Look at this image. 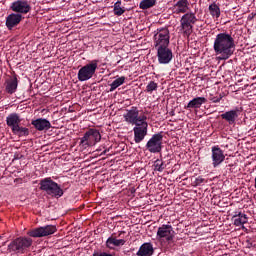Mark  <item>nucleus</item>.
<instances>
[{
	"mask_svg": "<svg viewBox=\"0 0 256 256\" xmlns=\"http://www.w3.org/2000/svg\"><path fill=\"white\" fill-rule=\"evenodd\" d=\"M213 50L219 61H227L235 53V39L227 32L218 33L214 39Z\"/></svg>",
	"mask_w": 256,
	"mask_h": 256,
	"instance_id": "nucleus-1",
	"label": "nucleus"
},
{
	"mask_svg": "<svg viewBox=\"0 0 256 256\" xmlns=\"http://www.w3.org/2000/svg\"><path fill=\"white\" fill-rule=\"evenodd\" d=\"M21 117L17 113H11L6 117V125L10 127L13 135L17 137H27L29 135V128L20 125Z\"/></svg>",
	"mask_w": 256,
	"mask_h": 256,
	"instance_id": "nucleus-2",
	"label": "nucleus"
},
{
	"mask_svg": "<svg viewBox=\"0 0 256 256\" xmlns=\"http://www.w3.org/2000/svg\"><path fill=\"white\" fill-rule=\"evenodd\" d=\"M39 185L40 190L47 193V195H51V197H56V199H59V197H63V189H61V186H59L57 182L53 181L51 177L40 180Z\"/></svg>",
	"mask_w": 256,
	"mask_h": 256,
	"instance_id": "nucleus-3",
	"label": "nucleus"
},
{
	"mask_svg": "<svg viewBox=\"0 0 256 256\" xmlns=\"http://www.w3.org/2000/svg\"><path fill=\"white\" fill-rule=\"evenodd\" d=\"M195 23H197V16L195 15V12L185 13L180 18L179 31L182 32L183 35H186V37H189V35L193 33Z\"/></svg>",
	"mask_w": 256,
	"mask_h": 256,
	"instance_id": "nucleus-4",
	"label": "nucleus"
},
{
	"mask_svg": "<svg viewBox=\"0 0 256 256\" xmlns=\"http://www.w3.org/2000/svg\"><path fill=\"white\" fill-rule=\"evenodd\" d=\"M154 39V49H160L162 47H169L171 43V33L169 32V28L162 27L158 28L155 31L153 36Z\"/></svg>",
	"mask_w": 256,
	"mask_h": 256,
	"instance_id": "nucleus-5",
	"label": "nucleus"
},
{
	"mask_svg": "<svg viewBox=\"0 0 256 256\" xmlns=\"http://www.w3.org/2000/svg\"><path fill=\"white\" fill-rule=\"evenodd\" d=\"M99 141H101V132L95 128H90L85 132L84 136L80 138V145L87 149V147H94Z\"/></svg>",
	"mask_w": 256,
	"mask_h": 256,
	"instance_id": "nucleus-6",
	"label": "nucleus"
},
{
	"mask_svg": "<svg viewBox=\"0 0 256 256\" xmlns=\"http://www.w3.org/2000/svg\"><path fill=\"white\" fill-rule=\"evenodd\" d=\"M99 61L93 60L92 62L86 64L78 71V81H89V79H93V75H95L97 71Z\"/></svg>",
	"mask_w": 256,
	"mask_h": 256,
	"instance_id": "nucleus-7",
	"label": "nucleus"
},
{
	"mask_svg": "<svg viewBox=\"0 0 256 256\" xmlns=\"http://www.w3.org/2000/svg\"><path fill=\"white\" fill-rule=\"evenodd\" d=\"M156 237L159 241H167V243H171V241L175 239V230H173V226L163 224L158 227Z\"/></svg>",
	"mask_w": 256,
	"mask_h": 256,
	"instance_id": "nucleus-8",
	"label": "nucleus"
},
{
	"mask_svg": "<svg viewBox=\"0 0 256 256\" xmlns=\"http://www.w3.org/2000/svg\"><path fill=\"white\" fill-rule=\"evenodd\" d=\"M146 149L149 153H161L163 149V134L157 133L152 135L146 143Z\"/></svg>",
	"mask_w": 256,
	"mask_h": 256,
	"instance_id": "nucleus-9",
	"label": "nucleus"
},
{
	"mask_svg": "<svg viewBox=\"0 0 256 256\" xmlns=\"http://www.w3.org/2000/svg\"><path fill=\"white\" fill-rule=\"evenodd\" d=\"M33 245V239L31 238H17L8 245L9 251H16L17 253H23L25 249H29Z\"/></svg>",
	"mask_w": 256,
	"mask_h": 256,
	"instance_id": "nucleus-10",
	"label": "nucleus"
},
{
	"mask_svg": "<svg viewBox=\"0 0 256 256\" xmlns=\"http://www.w3.org/2000/svg\"><path fill=\"white\" fill-rule=\"evenodd\" d=\"M148 131H149V123H147V120H144L136 124L133 128L134 142L139 144L142 141H144L145 137H147Z\"/></svg>",
	"mask_w": 256,
	"mask_h": 256,
	"instance_id": "nucleus-11",
	"label": "nucleus"
},
{
	"mask_svg": "<svg viewBox=\"0 0 256 256\" xmlns=\"http://www.w3.org/2000/svg\"><path fill=\"white\" fill-rule=\"evenodd\" d=\"M57 232V226L55 225H46L43 227H38L36 229L30 230L27 235L29 237L41 238V237H49V235H53V233Z\"/></svg>",
	"mask_w": 256,
	"mask_h": 256,
	"instance_id": "nucleus-12",
	"label": "nucleus"
},
{
	"mask_svg": "<svg viewBox=\"0 0 256 256\" xmlns=\"http://www.w3.org/2000/svg\"><path fill=\"white\" fill-rule=\"evenodd\" d=\"M123 117L126 123H129L130 125H138L143 121H147V116H139V110L137 107H132L130 110H127V113H125Z\"/></svg>",
	"mask_w": 256,
	"mask_h": 256,
	"instance_id": "nucleus-13",
	"label": "nucleus"
},
{
	"mask_svg": "<svg viewBox=\"0 0 256 256\" xmlns=\"http://www.w3.org/2000/svg\"><path fill=\"white\" fill-rule=\"evenodd\" d=\"M157 51V59L160 65H169L173 61V50L169 46L155 48Z\"/></svg>",
	"mask_w": 256,
	"mask_h": 256,
	"instance_id": "nucleus-14",
	"label": "nucleus"
},
{
	"mask_svg": "<svg viewBox=\"0 0 256 256\" xmlns=\"http://www.w3.org/2000/svg\"><path fill=\"white\" fill-rule=\"evenodd\" d=\"M10 9L19 15H27L31 11V5L26 0H17L11 4Z\"/></svg>",
	"mask_w": 256,
	"mask_h": 256,
	"instance_id": "nucleus-15",
	"label": "nucleus"
},
{
	"mask_svg": "<svg viewBox=\"0 0 256 256\" xmlns=\"http://www.w3.org/2000/svg\"><path fill=\"white\" fill-rule=\"evenodd\" d=\"M212 166L214 168L219 167L223 161H225V152L219 146H213L211 148Z\"/></svg>",
	"mask_w": 256,
	"mask_h": 256,
	"instance_id": "nucleus-16",
	"label": "nucleus"
},
{
	"mask_svg": "<svg viewBox=\"0 0 256 256\" xmlns=\"http://www.w3.org/2000/svg\"><path fill=\"white\" fill-rule=\"evenodd\" d=\"M172 13L174 15H181L185 13H188L189 11V0H178L173 6H172Z\"/></svg>",
	"mask_w": 256,
	"mask_h": 256,
	"instance_id": "nucleus-17",
	"label": "nucleus"
},
{
	"mask_svg": "<svg viewBox=\"0 0 256 256\" xmlns=\"http://www.w3.org/2000/svg\"><path fill=\"white\" fill-rule=\"evenodd\" d=\"M23 19V15L19 14V13H11L10 15H8L6 17V27L7 29H9V31H11V29H13V27H17V25H19L21 23Z\"/></svg>",
	"mask_w": 256,
	"mask_h": 256,
	"instance_id": "nucleus-18",
	"label": "nucleus"
},
{
	"mask_svg": "<svg viewBox=\"0 0 256 256\" xmlns=\"http://www.w3.org/2000/svg\"><path fill=\"white\" fill-rule=\"evenodd\" d=\"M31 124L37 131H49L51 129V122L45 118H37L32 120Z\"/></svg>",
	"mask_w": 256,
	"mask_h": 256,
	"instance_id": "nucleus-19",
	"label": "nucleus"
},
{
	"mask_svg": "<svg viewBox=\"0 0 256 256\" xmlns=\"http://www.w3.org/2000/svg\"><path fill=\"white\" fill-rule=\"evenodd\" d=\"M18 85H19V80H17V75L10 77L5 81L6 92H8L9 95H13V93L17 91Z\"/></svg>",
	"mask_w": 256,
	"mask_h": 256,
	"instance_id": "nucleus-20",
	"label": "nucleus"
},
{
	"mask_svg": "<svg viewBox=\"0 0 256 256\" xmlns=\"http://www.w3.org/2000/svg\"><path fill=\"white\" fill-rule=\"evenodd\" d=\"M155 253V249L153 248V244L151 242H146L142 244L137 251V256H152Z\"/></svg>",
	"mask_w": 256,
	"mask_h": 256,
	"instance_id": "nucleus-21",
	"label": "nucleus"
},
{
	"mask_svg": "<svg viewBox=\"0 0 256 256\" xmlns=\"http://www.w3.org/2000/svg\"><path fill=\"white\" fill-rule=\"evenodd\" d=\"M205 103H207V98L196 97L188 102V104L185 106V109H201V106L205 105Z\"/></svg>",
	"mask_w": 256,
	"mask_h": 256,
	"instance_id": "nucleus-22",
	"label": "nucleus"
},
{
	"mask_svg": "<svg viewBox=\"0 0 256 256\" xmlns=\"http://www.w3.org/2000/svg\"><path fill=\"white\" fill-rule=\"evenodd\" d=\"M222 119L224 121H227L229 125H234L235 121H237V118L239 117V110H230L223 114H221Z\"/></svg>",
	"mask_w": 256,
	"mask_h": 256,
	"instance_id": "nucleus-23",
	"label": "nucleus"
},
{
	"mask_svg": "<svg viewBox=\"0 0 256 256\" xmlns=\"http://www.w3.org/2000/svg\"><path fill=\"white\" fill-rule=\"evenodd\" d=\"M125 239H117L115 237H109L106 240L107 249H115V247H123L125 245Z\"/></svg>",
	"mask_w": 256,
	"mask_h": 256,
	"instance_id": "nucleus-24",
	"label": "nucleus"
},
{
	"mask_svg": "<svg viewBox=\"0 0 256 256\" xmlns=\"http://www.w3.org/2000/svg\"><path fill=\"white\" fill-rule=\"evenodd\" d=\"M233 221L236 227H241V225H245V223H247V214L239 212L233 216Z\"/></svg>",
	"mask_w": 256,
	"mask_h": 256,
	"instance_id": "nucleus-25",
	"label": "nucleus"
},
{
	"mask_svg": "<svg viewBox=\"0 0 256 256\" xmlns=\"http://www.w3.org/2000/svg\"><path fill=\"white\" fill-rule=\"evenodd\" d=\"M123 83H125V76H121V77L115 79V80L110 84L109 92H110V93H113V91H115V89L121 87V85H123Z\"/></svg>",
	"mask_w": 256,
	"mask_h": 256,
	"instance_id": "nucleus-26",
	"label": "nucleus"
},
{
	"mask_svg": "<svg viewBox=\"0 0 256 256\" xmlns=\"http://www.w3.org/2000/svg\"><path fill=\"white\" fill-rule=\"evenodd\" d=\"M209 12L210 15H212V17H216V19H219V17H221V9L215 3L209 5Z\"/></svg>",
	"mask_w": 256,
	"mask_h": 256,
	"instance_id": "nucleus-27",
	"label": "nucleus"
},
{
	"mask_svg": "<svg viewBox=\"0 0 256 256\" xmlns=\"http://www.w3.org/2000/svg\"><path fill=\"white\" fill-rule=\"evenodd\" d=\"M157 0H142L140 2V9H151V7H155Z\"/></svg>",
	"mask_w": 256,
	"mask_h": 256,
	"instance_id": "nucleus-28",
	"label": "nucleus"
},
{
	"mask_svg": "<svg viewBox=\"0 0 256 256\" xmlns=\"http://www.w3.org/2000/svg\"><path fill=\"white\" fill-rule=\"evenodd\" d=\"M125 13V9L121 7V1H117L114 4V15H117L118 17H121Z\"/></svg>",
	"mask_w": 256,
	"mask_h": 256,
	"instance_id": "nucleus-29",
	"label": "nucleus"
},
{
	"mask_svg": "<svg viewBox=\"0 0 256 256\" xmlns=\"http://www.w3.org/2000/svg\"><path fill=\"white\" fill-rule=\"evenodd\" d=\"M159 85L155 81H150L146 86V93H153V91H157Z\"/></svg>",
	"mask_w": 256,
	"mask_h": 256,
	"instance_id": "nucleus-30",
	"label": "nucleus"
},
{
	"mask_svg": "<svg viewBox=\"0 0 256 256\" xmlns=\"http://www.w3.org/2000/svg\"><path fill=\"white\" fill-rule=\"evenodd\" d=\"M154 169L155 171H159V173H162V171L165 170V166L163 164V161L160 160V159H157L155 162H154Z\"/></svg>",
	"mask_w": 256,
	"mask_h": 256,
	"instance_id": "nucleus-31",
	"label": "nucleus"
},
{
	"mask_svg": "<svg viewBox=\"0 0 256 256\" xmlns=\"http://www.w3.org/2000/svg\"><path fill=\"white\" fill-rule=\"evenodd\" d=\"M92 256H115V253H107L103 251H94Z\"/></svg>",
	"mask_w": 256,
	"mask_h": 256,
	"instance_id": "nucleus-32",
	"label": "nucleus"
},
{
	"mask_svg": "<svg viewBox=\"0 0 256 256\" xmlns=\"http://www.w3.org/2000/svg\"><path fill=\"white\" fill-rule=\"evenodd\" d=\"M201 183H205V178L199 176L195 179L194 185L197 187V186L201 185Z\"/></svg>",
	"mask_w": 256,
	"mask_h": 256,
	"instance_id": "nucleus-33",
	"label": "nucleus"
},
{
	"mask_svg": "<svg viewBox=\"0 0 256 256\" xmlns=\"http://www.w3.org/2000/svg\"><path fill=\"white\" fill-rule=\"evenodd\" d=\"M221 99H223V95L220 94L219 96L211 97L210 101H212V103H219Z\"/></svg>",
	"mask_w": 256,
	"mask_h": 256,
	"instance_id": "nucleus-34",
	"label": "nucleus"
},
{
	"mask_svg": "<svg viewBox=\"0 0 256 256\" xmlns=\"http://www.w3.org/2000/svg\"><path fill=\"white\" fill-rule=\"evenodd\" d=\"M103 153H104V154L107 153V150H105Z\"/></svg>",
	"mask_w": 256,
	"mask_h": 256,
	"instance_id": "nucleus-35",
	"label": "nucleus"
}]
</instances>
